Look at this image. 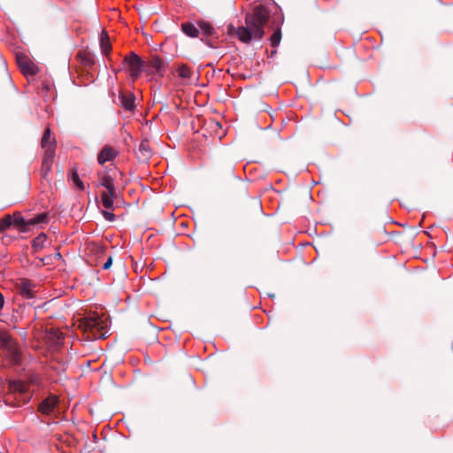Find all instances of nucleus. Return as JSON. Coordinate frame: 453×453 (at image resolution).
<instances>
[{"label":"nucleus","mask_w":453,"mask_h":453,"mask_svg":"<svg viewBox=\"0 0 453 453\" xmlns=\"http://www.w3.org/2000/svg\"><path fill=\"white\" fill-rule=\"evenodd\" d=\"M274 4H260L257 6L252 13H249L245 18V27H240L237 29L238 39L249 43L252 39L260 40L265 32L264 27L267 23L273 9H275Z\"/></svg>","instance_id":"obj_1"},{"label":"nucleus","mask_w":453,"mask_h":453,"mask_svg":"<svg viewBox=\"0 0 453 453\" xmlns=\"http://www.w3.org/2000/svg\"><path fill=\"white\" fill-rule=\"evenodd\" d=\"M21 362V352L10 334L0 331V366L18 365Z\"/></svg>","instance_id":"obj_2"},{"label":"nucleus","mask_w":453,"mask_h":453,"mask_svg":"<svg viewBox=\"0 0 453 453\" xmlns=\"http://www.w3.org/2000/svg\"><path fill=\"white\" fill-rule=\"evenodd\" d=\"M81 327L89 333L93 339L104 338L107 334L108 319L97 313H92L82 319Z\"/></svg>","instance_id":"obj_3"},{"label":"nucleus","mask_w":453,"mask_h":453,"mask_svg":"<svg viewBox=\"0 0 453 453\" xmlns=\"http://www.w3.org/2000/svg\"><path fill=\"white\" fill-rule=\"evenodd\" d=\"M28 382L23 380H11L9 382V389L12 392H19L21 394L28 391V385H35L40 387L42 385V377L36 372H30L27 374Z\"/></svg>","instance_id":"obj_4"},{"label":"nucleus","mask_w":453,"mask_h":453,"mask_svg":"<svg viewBox=\"0 0 453 453\" xmlns=\"http://www.w3.org/2000/svg\"><path fill=\"white\" fill-rule=\"evenodd\" d=\"M124 64L127 66L129 74L133 80L137 79L141 75L143 63L142 58L134 52H131L124 58Z\"/></svg>","instance_id":"obj_5"},{"label":"nucleus","mask_w":453,"mask_h":453,"mask_svg":"<svg viewBox=\"0 0 453 453\" xmlns=\"http://www.w3.org/2000/svg\"><path fill=\"white\" fill-rule=\"evenodd\" d=\"M16 60L19 67L25 75H35L38 73V67L27 55L17 53Z\"/></svg>","instance_id":"obj_6"},{"label":"nucleus","mask_w":453,"mask_h":453,"mask_svg":"<svg viewBox=\"0 0 453 453\" xmlns=\"http://www.w3.org/2000/svg\"><path fill=\"white\" fill-rule=\"evenodd\" d=\"M54 156L55 149L53 147H49L45 150L41 168V174L44 179L47 178L48 174L51 171Z\"/></svg>","instance_id":"obj_7"},{"label":"nucleus","mask_w":453,"mask_h":453,"mask_svg":"<svg viewBox=\"0 0 453 453\" xmlns=\"http://www.w3.org/2000/svg\"><path fill=\"white\" fill-rule=\"evenodd\" d=\"M119 155V150L112 146L104 145L97 155V162L104 165L106 162L114 160Z\"/></svg>","instance_id":"obj_8"},{"label":"nucleus","mask_w":453,"mask_h":453,"mask_svg":"<svg viewBox=\"0 0 453 453\" xmlns=\"http://www.w3.org/2000/svg\"><path fill=\"white\" fill-rule=\"evenodd\" d=\"M58 403V398L55 395H50L44 399L39 405V411L42 414H50L54 411Z\"/></svg>","instance_id":"obj_9"},{"label":"nucleus","mask_w":453,"mask_h":453,"mask_svg":"<svg viewBox=\"0 0 453 453\" xmlns=\"http://www.w3.org/2000/svg\"><path fill=\"white\" fill-rule=\"evenodd\" d=\"M120 106L128 111H133L135 109V96L131 92H121L119 96Z\"/></svg>","instance_id":"obj_10"},{"label":"nucleus","mask_w":453,"mask_h":453,"mask_svg":"<svg viewBox=\"0 0 453 453\" xmlns=\"http://www.w3.org/2000/svg\"><path fill=\"white\" fill-rule=\"evenodd\" d=\"M98 186L104 187L108 191L116 189L114 178L110 174V171L98 173Z\"/></svg>","instance_id":"obj_11"},{"label":"nucleus","mask_w":453,"mask_h":453,"mask_svg":"<svg viewBox=\"0 0 453 453\" xmlns=\"http://www.w3.org/2000/svg\"><path fill=\"white\" fill-rule=\"evenodd\" d=\"M35 284L28 280H22L18 285L19 293L25 298L31 299L35 296Z\"/></svg>","instance_id":"obj_12"},{"label":"nucleus","mask_w":453,"mask_h":453,"mask_svg":"<svg viewBox=\"0 0 453 453\" xmlns=\"http://www.w3.org/2000/svg\"><path fill=\"white\" fill-rule=\"evenodd\" d=\"M117 196V189L114 191L105 190L101 194L103 206L107 210H113L114 199Z\"/></svg>","instance_id":"obj_13"},{"label":"nucleus","mask_w":453,"mask_h":453,"mask_svg":"<svg viewBox=\"0 0 453 453\" xmlns=\"http://www.w3.org/2000/svg\"><path fill=\"white\" fill-rule=\"evenodd\" d=\"M137 157L142 161H146L151 157V150L147 141H142L140 143Z\"/></svg>","instance_id":"obj_14"},{"label":"nucleus","mask_w":453,"mask_h":453,"mask_svg":"<svg viewBox=\"0 0 453 453\" xmlns=\"http://www.w3.org/2000/svg\"><path fill=\"white\" fill-rule=\"evenodd\" d=\"M182 32L189 37L196 38L199 35V30L192 23H183L181 25Z\"/></svg>","instance_id":"obj_15"},{"label":"nucleus","mask_w":453,"mask_h":453,"mask_svg":"<svg viewBox=\"0 0 453 453\" xmlns=\"http://www.w3.org/2000/svg\"><path fill=\"white\" fill-rule=\"evenodd\" d=\"M42 147L45 150L49 147H53L55 149V139L50 138V127H47L43 133V135L42 137Z\"/></svg>","instance_id":"obj_16"},{"label":"nucleus","mask_w":453,"mask_h":453,"mask_svg":"<svg viewBox=\"0 0 453 453\" xmlns=\"http://www.w3.org/2000/svg\"><path fill=\"white\" fill-rule=\"evenodd\" d=\"M12 225L17 228H25L29 226L27 220L24 219L20 212H15L12 216Z\"/></svg>","instance_id":"obj_17"},{"label":"nucleus","mask_w":453,"mask_h":453,"mask_svg":"<svg viewBox=\"0 0 453 453\" xmlns=\"http://www.w3.org/2000/svg\"><path fill=\"white\" fill-rule=\"evenodd\" d=\"M100 47H101V50H102L103 54L108 55L110 53L111 44H110V40H109V36L107 35V34H104V33L102 34L101 39H100Z\"/></svg>","instance_id":"obj_18"},{"label":"nucleus","mask_w":453,"mask_h":453,"mask_svg":"<svg viewBox=\"0 0 453 453\" xmlns=\"http://www.w3.org/2000/svg\"><path fill=\"white\" fill-rule=\"evenodd\" d=\"M177 73L178 75L184 80H189L193 74L191 69L186 65L179 66Z\"/></svg>","instance_id":"obj_19"},{"label":"nucleus","mask_w":453,"mask_h":453,"mask_svg":"<svg viewBox=\"0 0 453 453\" xmlns=\"http://www.w3.org/2000/svg\"><path fill=\"white\" fill-rule=\"evenodd\" d=\"M47 236L42 233L33 240V248L35 250L42 249L46 242Z\"/></svg>","instance_id":"obj_20"},{"label":"nucleus","mask_w":453,"mask_h":453,"mask_svg":"<svg viewBox=\"0 0 453 453\" xmlns=\"http://www.w3.org/2000/svg\"><path fill=\"white\" fill-rule=\"evenodd\" d=\"M47 221V215L45 213H41L35 216L33 219L27 220V224L29 226H34L41 223H45Z\"/></svg>","instance_id":"obj_21"},{"label":"nucleus","mask_w":453,"mask_h":453,"mask_svg":"<svg viewBox=\"0 0 453 453\" xmlns=\"http://www.w3.org/2000/svg\"><path fill=\"white\" fill-rule=\"evenodd\" d=\"M152 66L157 70V73H161L165 68V62L158 57H156L152 59Z\"/></svg>","instance_id":"obj_22"},{"label":"nucleus","mask_w":453,"mask_h":453,"mask_svg":"<svg viewBox=\"0 0 453 453\" xmlns=\"http://www.w3.org/2000/svg\"><path fill=\"white\" fill-rule=\"evenodd\" d=\"M70 177H71L72 180L74 182V184L78 187L79 189L84 190L85 186H84L83 182L81 180V179L79 178L76 169L72 170V172L70 173Z\"/></svg>","instance_id":"obj_23"},{"label":"nucleus","mask_w":453,"mask_h":453,"mask_svg":"<svg viewBox=\"0 0 453 453\" xmlns=\"http://www.w3.org/2000/svg\"><path fill=\"white\" fill-rule=\"evenodd\" d=\"M281 40V31L277 29L270 37V42L273 47H277Z\"/></svg>","instance_id":"obj_24"},{"label":"nucleus","mask_w":453,"mask_h":453,"mask_svg":"<svg viewBox=\"0 0 453 453\" xmlns=\"http://www.w3.org/2000/svg\"><path fill=\"white\" fill-rule=\"evenodd\" d=\"M12 226V217L11 215L4 216L0 220V230L4 231Z\"/></svg>","instance_id":"obj_25"},{"label":"nucleus","mask_w":453,"mask_h":453,"mask_svg":"<svg viewBox=\"0 0 453 453\" xmlns=\"http://www.w3.org/2000/svg\"><path fill=\"white\" fill-rule=\"evenodd\" d=\"M50 340H52V342L56 345H58V344H60V342L63 340L64 336H63V334L61 332H59L57 329H54V330H52L50 332Z\"/></svg>","instance_id":"obj_26"},{"label":"nucleus","mask_w":453,"mask_h":453,"mask_svg":"<svg viewBox=\"0 0 453 453\" xmlns=\"http://www.w3.org/2000/svg\"><path fill=\"white\" fill-rule=\"evenodd\" d=\"M199 27L203 32V34L206 35H211L214 31L213 27L211 24H209L208 22H201L199 24Z\"/></svg>","instance_id":"obj_27"},{"label":"nucleus","mask_w":453,"mask_h":453,"mask_svg":"<svg viewBox=\"0 0 453 453\" xmlns=\"http://www.w3.org/2000/svg\"><path fill=\"white\" fill-rule=\"evenodd\" d=\"M102 213L107 221L112 222L115 219V215L111 211H103Z\"/></svg>","instance_id":"obj_28"},{"label":"nucleus","mask_w":453,"mask_h":453,"mask_svg":"<svg viewBox=\"0 0 453 453\" xmlns=\"http://www.w3.org/2000/svg\"><path fill=\"white\" fill-rule=\"evenodd\" d=\"M112 264V258L111 257H109L108 259L106 260V262L103 265V269L104 270H107L111 267Z\"/></svg>","instance_id":"obj_29"},{"label":"nucleus","mask_w":453,"mask_h":453,"mask_svg":"<svg viewBox=\"0 0 453 453\" xmlns=\"http://www.w3.org/2000/svg\"><path fill=\"white\" fill-rule=\"evenodd\" d=\"M52 257H53L52 256H49V257H43L42 259V261L43 262L44 265H47V264L50 263Z\"/></svg>","instance_id":"obj_30"},{"label":"nucleus","mask_w":453,"mask_h":453,"mask_svg":"<svg viewBox=\"0 0 453 453\" xmlns=\"http://www.w3.org/2000/svg\"><path fill=\"white\" fill-rule=\"evenodd\" d=\"M4 304V296L2 295V293L0 292V309L3 308Z\"/></svg>","instance_id":"obj_31"},{"label":"nucleus","mask_w":453,"mask_h":453,"mask_svg":"<svg viewBox=\"0 0 453 453\" xmlns=\"http://www.w3.org/2000/svg\"><path fill=\"white\" fill-rule=\"evenodd\" d=\"M54 257L58 258V260L62 258V256L59 252H57L55 255H54Z\"/></svg>","instance_id":"obj_32"},{"label":"nucleus","mask_w":453,"mask_h":453,"mask_svg":"<svg viewBox=\"0 0 453 453\" xmlns=\"http://www.w3.org/2000/svg\"><path fill=\"white\" fill-rule=\"evenodd\" d=\"M275 53H276V50H272V52H271V56L275 55Z\"/></svg>","instance_id":"obj_33"}]
</instances>
